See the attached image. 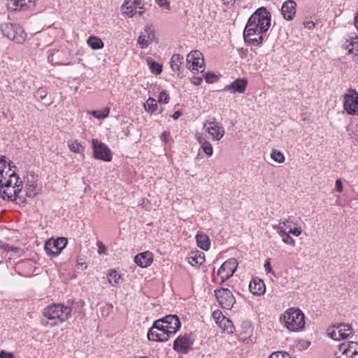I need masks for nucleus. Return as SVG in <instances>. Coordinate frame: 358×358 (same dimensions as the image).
<instances>
[{"mask_svg": "<svg viewBox=\"0 0 358 358\" xmlns=\"http://www.w3.org/2000/svg\"><path fill=\"white\" fill-rule=\"evenodd\" d=\"M271 26V13L264 7L258 8L248 19L243 31L246 42L255 45H260L266 33Z\"/></svg>", "mask_w": 358, "mask_h": 358, "instance_id": "obj_1", "label": "nucleus"}, {"mask_svg": "<svg viewBox=\"0 0 358 358\" xmlns=\"http://www.w3.org/2000/svg\"><path fill=\"white\" fill-rule=\"evenodd\" d=\"M72 308L64 303H52L43 310V317L41 324L43 327H54L58 326L69 319Z\"/></svg>", "mask_w": 358, "mask_h": 358, "instance_id": "obj_2", "label": "nucleus"}, {"mask_svg": "<svg viewBox=\"0 0 358 358\" xmlns=\"http://www.w3.org/2000/svg\"><path fill=\"white\" fill-rule=\"evenodd\" d=\"M280 323L289 331L298 332L305 327V315L298 308H289L280 317Z\"/></svg>", "mask_w": 358, "mask_h": 358, "instance_id": "obj_3", "label": "nucleus"}, {"mask_svg": "<svg viewBox=\"0 0 358 358\" xmlns=\"http://www.w3.org/2000/svg\"><path fill=\"white\" fill-rule=\"evenodd\" d=\"M17 187H23L22 181L13 171L4 178L0 179V197L4 200L14 201Z\"/></svg>", "mask_w": 358, "mask_h": 358, "instance_id": "obj_4", "label": "nucleus"}, {"mask_svg": "<svg viewBox=\"0 0 358 358\" xmlns=\"http://www.w3.org/2000/svg\"><path fill=\"white\" fill-rule=\"evenodd\" d=\"M0 29L5 37L18 44H22L26 40L27 34L20 25L5 22L1 24Z\"/></svg>", "mask_w": 358, "mask_h": 358, "instance_id": "obj_5", "label": "nucleus"}, {"mask_svg": "<svg viewBox=\"0 0 358 358\" xmlns=\"http://www.w3.org/2000/svg\"><path fill=\"white\" fill-rule=\"evenodd\" d=\"M343 108L348 114L358 115V93L354 89H349L343 96Z\"/></svg>", "mask_w": 358, "mask_h": 358, "instance_id": "obj_6", "label": "nucleus"}, {"mask_svg": "<svg viewBox=\"0 0 358 358\" xmlns=\"http://www.w3.org/2000/svg\"><path fill=\"white\" fill-rule=\"evenodd\" d=\"M238 266L237 260L230 258L225 261L219 268L217 275L220 279V284L229 279L234 273Z\"/></svg>", "mask_w": 358, "mask_h": 358, "instance_id": "obj_7", "label": "nucleus"}, {"mask_svg": "<svg viewBox=\"0 0 358 358\" xmlns=\"http://www.w3.org/2000/svg\"><path fill=\"white\" fill-rule=\"evenodd\" d=\"M93 156L95 159L105 162L112 160V153L109 148L98 139L93 138L92 141Z\"/></svg>", "mask_w": 358, "mask_h": 358, "instance_id": "obj_8", "label": "nucleus"}, {"mask_svg": "<svg viewBox=\"0 0 358 358\" xmlns=\"http://www.w3.org/2000/svg\"><path fill=\"white\" fill-rule=\"evenodd\" d=\"M328 334L331 338L338 341L352 337L353 330L350 324L342 323L334 324L331 330L329 329Z\"/></svg>", "mask_w": 358, "mask_h": 358, "instance_id": "obj_9", "label": "nucleus"}, {"mask_svg": "<svg viewBox=\"0 0 358 358\" xmlns=\"http://www.w3.org/2000/svg\"><path fill=\"white\" fill-rule=\"evenodd\" d=\"M171 336V334L163 329V324H159V322H154L148 332V339L155 342H166L169 341Z\"/></svg>", "mask_w": 358, "mask_h": 358, "instance_id": "obj_10", "label": "nucleus"}, {"mask_svg": "<svg viewBox=\"0 0 358 358\" xmlns=\"http://www.w3.org/2000/svg\"><path fill=\"white\" fill-rule=\"evenodd\" d=\"M215 295L222 308L230 310L236 303L232 292L227 288H220L215 290Z\"/></svg>", "mask_w": 358, "mask_h": 358, "instance_id": "obj_11", "label": "nucleus"}, {"mask_svg": "<svg viewBox=\"0 0 358 358\" xmlns=\"http://www.w3.org/2000/svg\"><path fill=\"white\" fill-rule=\"evenodd\" d=\"M187 68L192 72L204 71V59L203 54L199 50H194L187 56Z\"/></svg>", "mask_w": 358, "mask_h": 358, "instance_id": "obj_12", "label": "nucleus"}, {"mask_svg": "<svg viewBox=\"0 0 358 358\" xmlns=\"http://www.w3.org/2000/svg\"><path fill=\"white\" fill-rule=\"evenodd\" d=\"M67 243V239L64 237L58 238L56 240L49 239L45 242L44 249L50 256L56 257L66 247Z\"/></svg>", "mask_w": 358, "mask_h": 358, "instance_id": "obj_13", "label": "nucleus"}, {"mask_svg": "<svg viewBox=\"0 0 358 358\" xmlns=\"http://www.w3.org/2000/svg\"><path fill=\"white\" fill-rule=\"evenodd\" d=\"M163 324V329H164L170 334H174L180 327V322L179 318L176 315H169L166 317L155 321V322H159Z\"/></svg>", "mask_w": 358, "mask_h": 358, "instance_id": "obj_14", "label": "nucleus"}, {"mask_svg": "<svg viewBox=\"0 0 358 358\" xmlns=\"http://www.w3.org/2000/svg\"><path fill=\"white\" fill-rule=\"evenodd\" d=\"M203 128L213 141H220L225 133L224 127L215 121H206Z\"/></svg>", "mask_w": 358, "mask_h": 358, "instance_id": "obj_15", "label": "nucleus"}, {"mask_svg": "<svg viewBox=\"0 0 358 358\" xmlns=\"http://www.w3.org/2000/svg\"><path fill=\"white\" fill-rule=\"evenodd\" d=\"M275 225H279L282 229H289L287 232L291 233V234L295 236H299L302 233L301 227L299 226L298 224L294 221V217L292 215L285 219H280L278 224H275Z\"/></svg>", "mask_w": 358, "mask_h": 358, "instance_id": "obj_16", "label": "nucleus"}, {"mask_svg": "<svg viewBox=\"0 0 358 358\" xmlns=\"http://www.w3.org/2000/svg\"><path fill=\"white\" fill-rule=\"evenodd\" d=\"M24 182V192L27 197L34 198L40 192L41 187L37 185V178L34 174L27 175Z\"/></svg>", "mask_w": 358, "mask_h": 358, "instance_id": "obj_17", "label": "nucleus"}, {"mask_svg": "<svg viewBox=\"0 0 358 358\" xmlns=\"http://www.w3.org/2000/svg\"><path fill=\"white\" fill-rule=\"evenodd\" d=\"M341 355L338 358H358V343L357 342L343 343L338 347Z\"/></svg>", "mask_w": 358, "mask_h": 358, "instance_id": "obj_18", "label": "nucleus"}, {"mask_svg": "<svg viewBox=\"0 0 358 358\" xmlns=\"http://www.w3.org/2000/svg\"><path fill=\"white\" fill-rule=\"evenodd\" d=\"M341 355L338 358H358V343L357 342L343 343L338 347Z\"/></svg>", "mask_w": 358, "mask_h": 358, "instance_id": "obj_19", "label": "nucleus"}, {"mask_svg": "<svg viewBox=\"0 0 358 358\" xmlns=\"http://www.w3.org/2000/svg\"><path fill=\"white\" fill-rule=\"evenodd\" d=\"M37 0H8V8L13 10H27L35 8Z\"/></svg>", "mask_w": 358, "mask_h": 358, "instance_id": "obj_20", "label": "nucleus"}, {"mask_svg": "<svg viewBox=\"0 0 358 358\" xmlns=\"http://www.w3.org/2000/svg\"><path fill=\"white\" fill-rule=\"evenodd\" d=\"M144 3L143 0H124L121 6V10L123 14L129 17L134 15V10L139 8L143 9Z\"/></svg>", "mask_w": 358, "mask_h": 358, "instance_id": "obj_21", "label": "nucleus"}, {"mask_svg": "<svg viewBox=\"0 0 358 358\" xmlns=\"http://www.w3.org/2000/svg\"><path fill=\"white\" fill-rule=\"evenodd\" d=\"M192 343L190 341V338L188 336L178 337L173 343L174 350L187 354L191 348Z\"/></svg>", "mask_w": 358, "mask_h": 358, "instance_id": "obj_22", "label": "nucleus"}, {"mask_svg": "<svg viewBox=\"0 0 358 358\" xmlns=\"http://www.w3.org/2000/svg\"><path fill=\"white\" fill-rule=\"evenodd\" d=\"M247 85L248 80L245 78H238L230 85H226L224 90L232 94L244 93Z\"/></svg>", "mask_w": 358, "mask_h": 358, "instance_id": "obj_23", "label": "nucleus"}, {"mask_svg": "<svg viewBox=\"0 0 358 358\" xmlns=\"http://www.w3.org/2000/svg\"><path fill=\"white\" fill-rule=\"evenodd\" d=\"M296 10V3L294 0L285 1L281 8V13L287 20L294 19Z\"/></svg>", "mask_w": 358, "mask_h": 358, "instance_id": "obj_24", "label": "nucleus"}, {"mask_svg": "<svg viewBox=\"0 0 358 358\" xmlns=\"http://www.w3.org/2000/svg\"><path fill=\"white\" fill-rule=\"evenodd\" d=\"M155 39V32L151 27L147 26L139 36L138 43L142 48H147Z\"/></svg>", "mask_w": 358, "mask_h": 358, "instance_id": "obj_25", "label": "nucleus"}, {"mask_svg": "<svg viewBox=\"0 0 358 358\" xmlns=\"http://www.w3.org/2000/svg\"><path fill=\"white\" fill-rule=\"evenodd\" d=\"M152 261L153 255L149 251L138 254L134 258L135 263L142 268L149 266L152 263Z\"/></svg>", "mask_w": 358, "mask_h": 358, "instance_id": "obj_26", "label": "nucleus"}, {"mask_svg": "<svg viewBox=\"0 0 358 358\" xmlns=\"http://www.w3.org/2000/svg\"><path fill=\"white\" fill-rule=\"evenodd\" d=\"M249 289L254 295H262L266 291V287L263 280L259 278H253L249 285Z\"/></svg>", "mask_w": 358, "mask_h": 358, "instance_id": "obj_27", "label": "nucleus"}, {"mask_svg": "<svg viewBox=\"0 0 358 358\" xmlns=\"http://www.w3.org/2000/svg\"><path fill=\"white\" fill-rule=\"evenodd\" d=\"M272 228L276 231L278 234L281 237L282 241L285 244L290 245L292 247L295 246V241L290 236L291 233L286 231L285 229H282L279 225H272Z\"/></svg>", "mask_w": 358, "mask_h": 358, "instance_id": "obj_28", "label": "nucleus"}, {"mask_svg": "<svg viewBox=\"0 0 358 358\" xmlns=\"http://www.w3.org/2000/svg\"><path fill=\"white\" fill-rule=\"evenodd\" d=\"M188 262L193 266H199L205 262L204 253L201 251H192L188 257Z\"/></svg>", "mask_w": 358, "mask_h": 358, "instance_id": "obj_29", "label": "nucleus"}, {"mask_svg": "<svg viewBox=\"0 0 358 358\" xmlns=\"http://www.w3.org/2000/svg\"><path fill=\"white\" fill-rule=\"evenodd\" d=\"M343 48L348 50L349 54L358 56V36L350 37L343 45Z\"/></svg>", "mask_w": 358, "mask_h": 358, "instance_id": "obj_30", "label": "nucleus"}, {"mask_svg": "<svg viewBox=\"0 0 358 358\" xmlns=\"http://www.w3.org/2000/svg\"><path fill=\"white\" fill-rule=\"evenodd\" d=\"M196 138L203 151L208 155L211 156L213 155V147L210 142L207 141L206 139L202 136V134H196Z\"/></svg>", "mask_w": 358, "mask_h": 358, "instance_id": "obj_31", "label": "nucleus"}, {"mask_svg": "<svg viewBox=\"0 0 358 358\" xmlns=\"http://www.w3.org/2000/svg\"><path fill=\"white\" fill-rule=\"evenodd\" d=\"M196 240L197 245L203 250H208L210 248V239L209 237L202 232L198 233L196 236Z\"/></svg>", "mask_w": 358, "mask_h": 358, "instance_id": "obj_32", "label": "nucleus"}, {"mask_svg": "<svg viewBox=\"0 0 358 358\" xmlns=\"http://www.w3.org/2000/svg\"><path fill=\"white\" fill-rule=\"evenodd\" d=\"M183 57L180 54H174L170 61L171 68L173 71H178L182 63Z\"/></svg>", "mask_w": 358, "mask_h": 358, "instance_id": "obj_33", "label": "nucleus"}, {"mask_svg": "<svg viewBox=\"0 0 358 358\" xmlns=\"http://www.w3.org/2000/svg\"><path fill=\"white\" fill-rule=\"evenodd\" d=\"M88 45L93 50H99L103 48V42L96 36H90L87 39Z\"/></svg>", "mask_w": 358, "mask_h": 358, "instance_id": "obj_34", "label": "nucleus"}, {"mask_svg": "<svg viewBox=\"0 0 358 358\" xmlns=\"http://www.w3.org/2000/svg\"><path fill=\"white\" fill-rule=\"evenodd\" d=\"M27 196L25 195L24 189L22 190V187H17V192L14 199V201L19 205H24L27 203L26 198Z\"/></svg>", "mask_w": 358, "mask_h": 358, "instance_id": "obj_35", "label": "nucleus"}, {"mask_svg": "<svg viewBox=\"0 0 358 358\" xmlns=\"http://www.w3.org/2000/svg\"><path fill=\"white\" fill-rule=\"evenodd\" d=\"M87 113L96 119L103 120L108 116L110 108L106 107L101 110H90Z\"/></svg>", "mask_w": 358, "mask_h": 358, "instance_id": "obj_36", "label": "nucleus"}, {"mask_svg": "<svg viewBox=\"0 0 358 358\" xmlns=\"http://www.w3.org/2000/svg\"><path fill=\"white\" fill-rule=\"evenodd\" d=\"M69 150L74 153H82L84 152V147L77 141H69L68 142Z\"/></svg>", "mask_w": 358, "mask_h": 358, "instance_id": "obj_37", "label": "nucleus"}, {"mask_svg": "<svg viewBox=\"0 0 358 358\" xmlns=\"http://www.w3.org/2000/svg\"><path fill=\"white\" fill-rule=\"evenodd\" d=\"M120 279L121 275L116 271L111 270L108 272V281L111 285L115 286L119 284Z\"/></svg>", "mask_w": 358, "mask_h": 358, "instance_id": "obj_38", "label": "nucleus"}, {"mask_svg": "<svg viewBox=\"0 0 358 358\" xmlns=\"http://www.w3.org/2000/svg\"><path fill=\"white\" fill-rule=\"evenodd\" d=\"M144 108L148 113H154L157 109V101L153 98H149L144 103Z\"/></svg>", "mask_w": 358, "mask_h": 358, "instance_id": "obj_39", "label": "nucleus"}, {"mask_svg": "<svg viewBox=\"0 0 358 358\" xmlns=\"http://www.w3.org/2000/svg\"><path fill=\"white\" fill-rule=\"evenodd\" d=\"M218 325L223 329V331L227 332L228 334H231L234 332V327L232 324V322L228 318L221 321Z\"/></svg>", "mask_w": 358, "mask_h": 358, "instance_id": "obj_40", "label": "nucleus"}, {"mask_svg": "<svg viewBox=\"0 0 358 358\" xmlns=\"http://www.w3.org/2000/svg\"><path fill=\"white\" fill-rule=\"evenodd\" d=\"M61 54L59 50H53L48 55V61L52 64H61L62 61L59 59Z\"/></svg>", "mask_w": 358, "mask_h": 358, "instance_id": "obj_41", "label": "nucleus"}, {"mask_svg": "<svg viewBox=\"0 0 358 358\" xmlns=\"http://www.w3.org/2000/svg\"><path fill=\"white\" fill-rule=\"evenodd\" d=\"M271 157L273 161L278 163H283L285 162V157L282 152L275 149L272 150Z\"/></svg>", "mask_w": 358, "mask_h": 358, "instance_id": "obj_42", "label": "nucleus"}, {"mask_svg": "<svg viewBox=\"0 0 358 358\" xmlns=\"http://www.w3.org/2000/svg\"><path fill=\"white\" fill-rule=\"evenodd\" d=\"M148 64L152 73H155L156 75H159L162 73V66L159 63L151 60L148 61Z\"/></svg>", "mask_w": 358, "mask_h": 358, "instance_id": "obj_43", "label": "nucleus"}, {"mask_svg": "<svg viewBox=\"0 0 358 358\" xmlns=\"http://www.w3.org/2000/svg\"><path fill=\"white\" fill-rule=\"evenodd\" d=\"M212 316L217 324H219L221 322V321H223L227 318L225 316H224L222 311L220 310H216L213 311Z\"/></svg>", "mask_w": 358, "mask_h": 358, "instance_id": "obj_44", "label": "nucleus"}, {"mask_svg": "<svg viewBox=\"0 0 358 358\" xmlns=\"http://www.w3.org/2000/svg\"><path fill=\"white\" fill-rule=\"evenodd\" d=\"M169 99L168 93L164 90L159 93L158 102L160 103H167L169 101Z\"/></svg>", "mask_w": 358, "mask_h": 358, "instance_id": "obj_45", "label": "nucleus"}, {"mask_svg": "<svg viewBox=\"0 0 358 358\" xmlns=\"http://www.w3.org/2000/svg\"><path fill=\"white\" fill-rule=\"evenodd\" d=\"M204 78L206 83H213L217 81V76L214 73L208 72L204 75Z\"/></svg>", "mask_w": 358, "mask_h": 358, "instance_id": "obj_46", "label": "nucleus"}, {"mask_svg": "<svg viewBox=\"0 0 358 358\" xmlns=\"http://www.w3.org/2000/svg\"><path fill=\"white\" fill-rule=\"evenodd\" d=\"M34 96L38 100L41 101L46 97L47 92L45 89L40 87L36 90Z\"/></svg>", "mask_w": 358, "mask_h": 358, "instance_id": "obj_47", "label": "nucleus"}, {"mask_svg": "<svg viewBox=\"0 0 358 358\" xmlns=\"http://www.w3.org/2000/svg\"><path fill=\"white\" fill-rule=\"evenodd\" d=\"M139 206H141L143 208H144L145 210H150L151 208V203L150 200H148L146 198H142Z\"/></svg>", "mask_w": 358, "mask_h": 358, "instance_id": "obj_48", "label": "nucleus"}, {"mask_svg": "<svg viewBox=\"0 0 358 358\" xmlns=\"http://www.w3.org/2000/svg\"><path fill=\"white\" fill-rule=\"evenodd\" d=\"M0 248L3 249L5 251H9V250H13L15 252L18 251L17 248H13V246H10L8 244L3 243L1 240H0Z\"/></svg>", "mask_w": 358, "mask_h": 358, "instance_id": "obj_49", "label": "nucleus"}, {"mask_svg": "<svg viewBox=\"0 0 358 358\" xmlns=\"http://www.w3.org/2000/svg\"><path fill=\"white\" fill-rule=\"evenodd\" d=\"M1 157L2 159H0V172L5 174L6 173H4V169L6 167L7 161L5 156L1 155Z\"/></svg>", "mask_w": 358, "mask_h": 358, "instance_id": "obj_50", "label": "nucleus"}, {"mask_svg": "<svg viewBox=\"0 0 358 358\" xmlns=\"http://www.w3.org/2000/svg\"><path fill=\"white\" fill-rule=\"evenodd\" d=\"M156 2L160 7L165 8L166 9L170 8V3L168 0H156Z\"/></svg>", "mask_w": 358, "mask_h": 358, "instance_id": "obj_51", "label": "nucleus"}, {"mask_svg": "<svg viewBox=\"0 0 358 358\" xmlns=\"http://www.w3.org/2000/svg\"><path fill=\"white\" fill-rule=\"evenodd\" d=\"M0 358H15L13 352L1 350L0 352Z\"/></svg>", "mask_w": 358, "mask_h": 358, "instance_id": "obj_52", "label": "nucleus"}, {"mask_svg": "<svg viewBox=\"0 0 358 358\" xmlns=\"http://www.w3.org/2000/svg\"><path fill=\"white\" fill-rule=\"evenodd\" d=\"M202 83V78L201 77H193L192 79V83L194 85H199Z\"/></svg>", "mask_w": 358, "mask_h": 358, "instance_id": "obj_53", "label": "nucleus"}, {"mask_svg": "<svg viewBox=\"0 0 358 358\" xmlns=\"http://www.w3.org/2000/svg\"><path fill=\"white\" fill-rule=\"evenodd\" d=\"M336 189L339 192L343 191V183L339 179L336 180Z\"/></svg>", "mask_w": 358, "mask_h": 358, "instance_id": "obj_54", "label": "nucleus"}, {"mask_svg": "<svg viewBox=\"0 0 358 358\" xmlns=\"http://www.w3.org/2000/svg\"><path fill=\"white\" fill-rule=\"evenodd\" d=\"M303 24H304L305 27L308 29H313L315 25V22H313V21H306V22H304Z\"/></svg>", "mask_w": 358, "mask_h": 358, "instance_id": "obj_55", "label": "nucleus"}, {"mask_svg": "<svg viewBox=\"0 0 358 358\" xmlns=\"http://www.w3.org/2000/svg\"><path fill=\"white\" fill-rule=\"evenodd\" d=\"M264 267H265V269L266 271L268 272V273H271L272 272V268H271V266L270 265V263L269 262H266L264 264Z\"/></svg>", "mask_w": 358, "mask_h": 358, "instance_id": "obj_56", "label": "nucleus"}, {"mask_svg": "<svg viewBox=\"0 0 358 358\" xmlns=\"http://www.w3.org/2000/svg\"><path fill=\"white\" fill-rule=\"evenodd\" d=\"M182 115V113L179 110L178 111H176L173 115H172V117L174 119V120H177L179 118V117H180Z\"/></svg>", "mask_w": 358, "mask_h": 358, "instance_id": "obj_57", "label": "nucleus"}, {"mask_svg": "<svg viewBox=\"0 0 358 358\" xmlns=\"http://www.w3.org/2000/svg\"><path fill=\"white\" fill-rule=\"evenodd\" d=\"M169 136V133L166 131H164L161 136V138L163 141H166L167 138Z\"/></svg>", "mask_w": 358, "mask_h": 358, "instance_id": "obj_58", "label": "nucleus"}, {"mask_svg": "<svg viewBox=\"0 0 358 358\" xmlns=\"http://www.w3.org/2000/svg\"><path fill=\"white\" fill-rule=\"evenodd\" d=\"M11 162L8 163V171H11V167H15V165L12 166Z\"/></svg>", "mask_w": 358, "mask_h": 358, "instance_id": "obj_59", "label": "nucleus"}, {"mask_svg": "<svg viewBox=\"0 0 358 358\" xmlns=\"http://www.w3.org/2000/svg\"><path fill=\"white\" fill-rule=\"evenodd\" d=\"M101 242H99V243H98V245H99V254H101V253H102V250H101Z\"/></svg>", "mask_w": 358, "mask_h": 358, "instance_id": "obj_60", "label": "nucleus"}, {"mask_svg": "<svg viewBox=\"0 0 358 358\" xmlns=\"http://www.w3.org/2000/svg\"><path fill=\"white\" fill-rule=\"evenodd\" d=\"M346 358H354V355H350V354H348V357H346Z\"/></svg>", "mask_w": 358, "mask_h": 358, "instance_id": "obj_61", "label": "nucleus"}, {"mask_svg": "<svg viewBox=\"0 0 358 358\" xmlns=\"http://www.w3.org/2000/svg\"><path fill=\"white\" fill-rule=\"evenodd\" d=\"M136 13H138L139 15H142L143 13V11H138L136 12Z\"/></svg>", "mask_w": 358, "mask_h": 358, "instance_id": "obj_62", "label": "nucleus"}, {"mask_svg": "<svg viewBox=\"0 0 358 358\" xmlns=\"http://www.w3.org/2000/svg\"><path fill=\"white\" fill-rule=\"evenodd\" d=\"M15 183V178H12V186L14 185Z\"/></svg>", "mask_w": 358, "mask_h": 358, "instance_id": "obj_63", "label": "nucleus"}, {"mask_svg": "<svg viewBox=\"0 0 358 358\" xmlns=\"http://www.w3.org/2000/svg\"><path fill=\"white\" fill-rule=\"evenodd\" d=\"M101 250H103V249H104V245H102V244H101Z\"/></svg>", "mask_w": 358, "mask_h": 358, "instance_id": "obj_64", "label": "nucleus"}]
</instances>
